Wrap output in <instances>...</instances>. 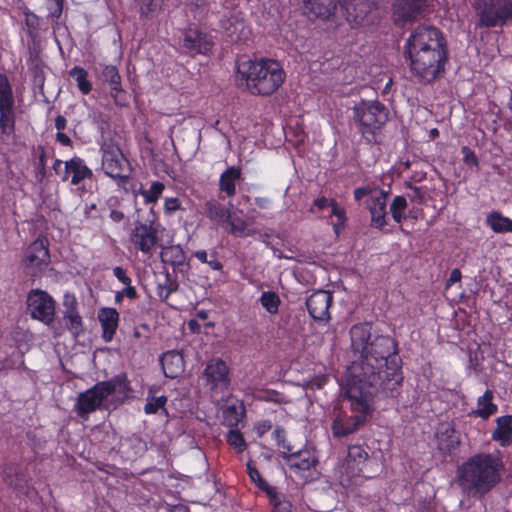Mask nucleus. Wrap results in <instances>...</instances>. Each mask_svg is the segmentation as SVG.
<instances>
[{
  "instance_id": "f257e3e1",
  "label": "nucleus",
  "mask_w": 512,
  "mask_h": 512,
  "mask_svg": "<svg viewBox=\"0 0 512 512\" xmlns=\"http://www.w3.org/2000/svg\"><path fill=\"white\" fill-rule=\"evenodd\" d=\"M351 347L359 354L347 369L345 398L351 415L339 410L335 413L331 430L335 437H344L363 425L374 410V394L378 387L394 391L402 382L401 360L396 344L389 336L378 335L372 339L369 324L351 328Z\"/></svg>"
},
{
  "instance_id": "f03ea898",
  "label": "nucleus",
  "mask_w": 512,
  "mask_h": 512,
  "mask_svg": "<svg viewBox=\"0 0 512 512\" xmlns=\"http://www.w3.org/2000/svg\"><path fill=\"white\" fill-rule=\"evenodd\" d=\"M445 46V40L436 28L417 27L406 42L411 72L426 82L436 79L443 71L447 59Z\"/></svg>"
},
{
  "instance_id": "7ed1b4c3",
  "label": "nucleus",
  "mask_w": 512,
  "mask_h": 512,
  "mask_svg": "<svg viewBox=\"0 0 512 512\" xmlns=\"http://www.w3.org/2000/svg\"><path fill=\"white\" fill-rule=\"evenodd\" d=\"M502 468L503 462L498 455L476 454L458 468L459 486L467 495L482 498L500 481Z\"/></svg>"
},
{
  "instance_id": "20e7f679",
  "label": "nucleus",
  "mask_w": 512,
  "mask_h": 512,
  "mask_svg": "<svg viewBox=\"0 0 512 512\" xmlns=\"http://www.w3.org/2000/svg\"><path fill=\"white\" fill-rule=\"evenodd\" d=\"M236 79L251 94L269 96L285 82L286 72L278 61L259 58L240 62Z\"/></svg>"
},
{
  "instance_id": "39448f33",
  "label": "nucleus",
  "mask_w": 512,
  "mask_h": 512,
  "mask_svg": "<svg viewBox=\"0 0 512 512\" xmlns=\"http://www.w3.org/2000/svg\"><path fill=\"white\" fill-rule=\"evenodd\" d=\"M368 7L366 0H303V11L309 18L326 20L341 13L351 26L362 23Z\"/></svg>"
},
{
  "instance_id": "423d86ee",
  "label": "nucleus",
  "mask_w": 512,
  "mask_h": 512,
  "mask_svg": "<svg viewBox=\"0 0 512 512\" xmlns=\"http://www.w3.org/2000/svg\"><path fill=\"white\" fill-rule=\"evenodd\" d=\"M128 391L129 386L125 376L119 375L109 381L99 382L79 394L75 410L80 417H85L113 398L115 394L124 396Z\"/></svg>"
},
{
  "instance_id": "0eeeda50",
  "label": "nucleus",
  "mask_w": 512,
  "mask_h": 512,
  "mask_svg": "<svg viewBox=\"0 0 512 512\" xmlns=\"http://www.w3.org/2000/svg\"><path fill=\"white\" fill-rule=\"evenodd\" d=\"M367 453L358 445L348 448L346 457L339 461L331 476V485L336 492L347 494L353 487L355 479L360 476Z\"/></svg>"
},
{
  "instance_id": "6e6552de",
  "label": "nucleus",
  "mask_w": 512,
  "mask_h": 512,
  "mask_svg": "<svg viewBox=\"0 0 512 512\" xmlns=\"http://www.w3.org/2000/svg\"><path fill=\"white\" fill-rule=\"evenodd\" d=\"M353 119L361 135L372 142L376 138V133L388 120V113L380 102L362 100L353 108Z\"/></svg>"
},
{
  "instance_id": "1a4fd4ad",
  "label": "nucleus",
  "mask_w": 512,
  "mask_h": 512,
  "mask_svg": "<svg viewBox=\"0 0 512 512\" xmlns=\"http://www.w3.org/2000/svg\"><path fill=\"white\" fill-rule=\"evenodd\" d=\"M354 197L357 201L368 197L366 206L371 214L372 226L382 228L386 225L387 192L377 187H361L354 191Z\"/></svg>"
},
{
  "instance_id": "9d476101",
  "label": "nucleus",
  "mask_w": 512,
  "mask_h": 512,
  "mask_svg": "<svg viewBox=\"0 0 512 512\" xmlns=\"http://www.w3.org/2000/svg\"><path fill=\"white\" fill-rule=\"evenodd\" d=\"M283 448L286 451L282 452V457L297 476L304 480H311L317 475L318 458L313 449L290 452L289 447L283 445Z\"/></svg>"
},
{
  "instance_id": "9b49d317",
  "label": "nucleus",
  "mask_w": 512,
  "mask_h": 512,
  "mask_svg": "<svg viewBox=\"0 0 512 512\" xmlns=\"http://www.w3.org/2000/svg\"><path fill=\"white\" fill-rule=\"evenodd\" d=\"M27 303L32 318L46 325L52 323L55 315V303L46 292L41 290L31 291Z\"/></svg>"
},
{
  "instance_id": "f8f14e48",
  "label": "nucleus",
  "mask_w": 512,
  "mask_h": 512,
  "mask_svg": "<svg viewBox=\"0 0 512 512\" xmlns=\"http://www.w3.org/2000/svg\"><path fill=\"white\" fill-rule=\"evenodd\" d=\"M512 23V2L496 0L481 12L480 23L486 27L502 26Z\"/></svg>"
},
{
  "instance_id": "ddd939ff",
  "label": "nucleus",
  "mask_w": 512,
  "mask_h": 512,
  "mask_svg": "<svg viewBox=\"0 0 512 512\" xmlns=\"http://www.w3.org/2000/svg\"><path fill=\"white\" fill-rule=\"evenodd\" d=\"M62 166H64L61 178L63 181L70 180L72 185H78L85 179H90L93 175L91 169H89L84 161L79 157H74L69 161L63 162L56 160L53 165V169L57 174H61Z\"/></svg>"
},
{
  "instance_id": "4468645a",
  "label": "nucleus",
  "mask_w": 512,
  "mask_h": 512,
  "mask_svg": "<svg viewBox=\"0 0 512 512\" xmlns=\"http://www.w3.org/2000/svg\"><path fill=\"white\" fill-rule=\"evenodd\" d=\"M203 376L207 387L212 392L223 391L230 383L228 366L218 358L207 363Z\"/></svg>"
},
{
  "instance_id": "2eb2a0df",
  "label": "nucleus",
  "mask_w": 512,
  "mask_h": 512,
  "mask_svg": "<svg viewBox=\"0 0 512 512\" xmlns=\"http://www.w3.org/2000/svg\"><path fill=\"white\" fill-rule=\"evenodd\" d=\"M102 169L113 179L123 180L128 177L127 161L117 147H109L103 151Z\"/></svg>"
},
{
  "instance_id": "dca6fc26",
  "label": "nucleus",
  "mask_w": 512,
  "mask_h": 512,
  "mask_svg": "<svg viewBox=\"0 0 512 512\" xmlns=\"http://www.w3.org/2000/svg\"><path fill=\"white\" fill-rule=\"evenodd\" d=\"M49 251L45 239H36L25 252V266L31 270L32 274L45 269L49 263Z\"/></svg>"
},
{
  "instance_id": "f3484780",
  "label": "nucleus",
  "mask_w": 512,
  "mask_h": 512,
  "mask_svg": "<svg viewBox=\"0 0 512 512\" xmlns=\"http://www.w3.org/2000/svg\"><path fill=\"white\" fill-rule=\"evenodd\" d=\"M130 241L143 254L151 255L157 242V231L152 225L136 224L130 234Z\"/></svg>"
},
{
  "instance_id": "a211bd4d",
  "label": "nucleus",
  "mask_w": 512,
  "mask_h": 512,
  "mask_svg": "<svg viewBox=\"0 0 512 512\" xmlns=\"http://www.w3.org/2000/svg\"><path fill=\"white\" fill-rule=\"evenodd\" d=\"M220 27L232 42L245 41L251 34V30L244 19L236 12L230 13L229 17L221 19Z\"/></svg>"
},
{
  "instance_id": "6ab92c4d",
  "label": "nucleus",
  "mask_w": 512,
  "mask_h": 512,
  "mask_svg": "<svg viewBox=\"0 0 512 512\" xmlns=\"http://www.w3.org/2000/svg\"><path fill=\"white\" fill-rule=\"evenodd\" d=\"M332 302V295L328 291L319 290L310 295L306 305L309 314L318 321L329 318V308Z\"/></svg>"
},
{
  "instance_id": "aec40b11",
  "label": "nucleus",
  "mask_w": 512,
  "mask_h": 512,
  "mask_svg": "<svg viewBox=\"0 0 512 512\" xmlns=\"http://www.w3.org/2000/svg\"><path fill=\"white\" fill-rule=\"evenodd\" d=\"M212 37L190 28L184 33L183 46L190 54H206L212 47Z\"/></svg>"
},
{
  "instance_id": "412c9836",
  "label": "nucleus",
  "mask_w": 512,
  "mask_h": 512,
  "mask_svg": "<svg viewBox=\"0 0 512 512\" xmlns=\"http://www.w3.org/2000/svg\"><path fill=\"white\" fill-rule=\"evenodd\" d=\"M424 6V0H395L393 5L395 20L411 21L421 14Z\"/></svg>"
},
{
  "instance_id": "4be33fe9",
  "label": "nucleus",
  "mask_w": 512,
  "mask_h": 512,
  "mask_svg": "<svg viewBox=\"0 0 512 512\" xmlns=\"http://www.w3.org/2000/svg\"><path fill=\"white\" fill-rule=\"evenodd\" d=\"M98 320L102 328V338L105 342L112 341L119 324V313L115 308L105 307L98 312Z\"/></svg>"
},
{
  "instance_id": "5701e85b",
  "label": "nucleus",
  "mask_w": 512,
  "mask_h": 512,
  "mask_svg": "<svg viewBox=\"0 0 512 512\" xmlns=\"http://www.w3.org/2000/svg\"><path fill=\"white\" fill-rule=\"evenodd\" d=\"M76 306L77 301L75 297L66 295L64 299V319L67 329L74 336H78L83 332V321Z\"/></svg>"
},
{
  "instance_id": "b1692460",
  "label": "nucleus",
  "mask_w": 512,
  "mask_h": 512,
  "mask_svg": "<svg viewBox=\"0 0 512 512\" xmlns=\"http://www.w3.org/2000/svg\"><path fill=\"white\" fill-rule=\"evenodd\" d=\"M436 437L438 448L445 453L453 451L460 444L459 434L449 423L440 425Z\"/></svg>"
},
{
  "instance_id": "393cba45",
  "label": "nucleus",
  "mask_w": 512,
  "mask_h": 512,
  "mask_svg": "<svg viewBox=\"0 0 512 512\" xmlns=\"http://www.w3.org/2000/svg\"><path fill=\"white\" fill-rule=\"evenodd\" d=\"M160 360L166 377L176 378L184 371L183 356L178 351H167Z\"/></svg>"
},
{
  "instance_id": "a878e982",
  "label": "nucleus",
  "mask_w": 512,
  "mask_h": 512,
  "mask_svg": "<svg viewBox=\"0 0 512 512\" xmlns=\"http://www.w3.org/2000/svg\"><path fill=\"white\" fill-rule=\"evenodd\" d=\"M314 205L318 210L330 208L331 215L337 218V221L333 223V229L338 235L346 222L345 210L338 206L335 201L329 200L325 197L316 199L314 201Z\"/></svg>"
},
{
  "instance_id": "bb28decb",
  "label": "nucleus",
  "mask_w": 512,
  "mask_h": 512,
  "mask_svg": "<svg viewBox=\"0 0 512 512\" xmlns=\"http://www.w3.org/2000/svg\"><path fill=\"white\" fill-rule=\"evenodd\" d=\"M492 439L501 446H509L512 443V416H502L496 420V429L492 433Z\"/></svg>"
},
{
  "instance_id": "cd10ccee",
  "label": "nucleus",
  "mask_w": 512,
  "mask_h": 512,
  "mask_svg": "<svg viewBox=\"0 0 512 512\" xmlns=\"http://www.w3.org/2000/svg\"><path fill=\"white\" fill-rule=\"evenodd\" d=\"M497 405L493 403V392L487 390L477 399V409L471 412L472 416L488 419L497 412Z\"/></svg>"
},
{
  "instance_id": "c85d7f7f",
  "label": "nucleus",
  "mask_w": 512,
  "mask_h": 512,
  "mask_svg": "<svg viewBox=\"0 0 512 512\" xmlns=\"http://www.w3.org/2000/svg\"><path fill=\"white\" fill-rule=\"evenodd\" d=\"M0 128L2 133L6 135H10L14 132V101L0 103Z\"/></svg>"
},
{
  "instance_id": "c756f323",
  "label": "nucleus",
  "mask_w": 512,
  "mask_h": 512,
  "mask_svg": "<svg viewBox=\"0 0 512 512\" xmlns=\"http://www.w3.org/2000/svg\"><path fill=\"white\" fill-rule=\"evenodd\" d=\"M240 177V169L236 167L228 168L220 176V190L230 197L234 196L236 193V183L239 181Z\"/></svg>"
},
{
  "instance_id": "7c9ffc66",
  "label": "nucleus",
  "mask_w": 512,
  "mask_h": 512,
  "mask_svg": "<svg viewBox=\"0 0 512 512\" xmlns=\"http://www.w3.org/2000/svg\"><path fill=\"white\" fill-rule=\"evenodd\" d=\"M205 211L211 220L219 223L222 227L225 225V222L230 219V210L216 200L207 201Z\"/></svg>"
},
{
  "instance_id": "2f4dec72",
  "label": "nucleus",
  "mask_w": 512,
  "mask_h": 512,
  "mask_svg": "<svg viewBox=\"0 0 512 512\" xmlns=\"http://www.w3.org/2000/svg\"><path fill=\"white\" fill-rule=\"evenodd\" d=\"M486 222L495 233L512 232V220L503 216L499 212H492L489 214Z\"/></svg>"
},
{
  "instance_id": "473e14b6",
  "label": "nucleus",
  "mask_w": 512,
  "mask_h": 512,
  "mask_svg": "<svg viewBox=\"0 0 512 512\" xmlns=\"http://www.w3.org/2000/svg\"><path fill=\"white\" fill-rule=\"evenodd\" d=\"M223 421L227 426L234 427L239 424L244 416V406L240 402L227 405L223 409Z\"/></svg>"
},
{
  "instance_id": "72a5a7b5",
  "label": "nucleus",
  "mask_w": 512,
  "mask_h": 512,
  "mask_svg": "<svg viewBox=\"0 0 512 512\" xmlns=\"http://www.w3.org/2000/svg\"><path fill=\"white\" fill-rule=\"evenodd\" d=\"M103 79L111 86V96L116 100L121 89V77L118 69L113 65H107L102 71Z\"/></svg>"
},
{
  "instance_id": "f704fd0d",
  "label": "nucleus",
  "mask_w": 512,
  "mask_h": 512,
  "mask_svg": "<svg viewBox=\"0 0 512 512\" xmlns=\"http://www.w3.org/2000/svg\"><path fill=\"white\" fill-rule=\"evenodd\" d=\"M230 234L244 237L251 234V231L248 227V224L246 221L239 217H234L230 213V219L225 222V225L223 226Z\"/></svg>"
},
{
  "instance_id": "c9c22d12",
  "label": "nucleus",
  "mask_w": 512,
  "mask_h": 512,
  "mask_svg": "<svg viewBox=\"0 0 512 512\" xmlns=\"http://www.w3.org/2000/svg\"><path fill=\"white\" fill-rule=\"evenodd\" d=\"M69 75L75 79L77 87L82 94L87 95L91 92L92 84L87 79L88 73L84 68L75 66L69 71Z\"/></svg>"
},
{
  "instance_id": "e433bc0d",
  "label": "nucleus",
  "mask_w": 512,
  "mask_h": 512,
  "mask_svg": "<svg viewBox=\"0 0 512 512\" xmlns=\"http://www.w3.org/2000/svg\"><path fill=\"white\" fill-rule=\"evenodd\" d=\"M165 186L161 182H153L149 189H140L138 194H140L145 204H156L159 198L161 197Z\"/></svg>"
},
{
  "instance_id": "4c0bfd02",
  "label": "nucleus",
  "mask_w": 512,
  "mask_h": 512,
  "mask_svg": "<svg viewBox=\"0 0 512 512\" xmlns=\"http://www.w3.org/2000/svg\"><path fill=\"white\" fill-rule=\"evenodd\" d=\"M266 494L275 512H291V503L283 495L278 494L274 487L269 488Z\"/></svg>"
},
{
  "instance_id": "58836bf2",
  "label": "nucleus",
  "mask_w": 512,
  "mask_h": 512,
  "mask_svg": "<svg viewBox=\"0 0 512 512\" xmlns=\"http://www.w3.org/2000/svg\"><path fill=\"white\" fill-rule=\"evenodd\" d=\"M259 301L262 305V307L269 313V314H276L278 313L279 306H280V298L277 293L271 292V291H264Z\"/></svg>"
},
{
  "instance_id": "ea45409f",
  "label": "nucleus",
  "mask_w": 512,
  "mask_h": 512,
  "mask_svg": "<svg viewBox=\"0 0 512 512\" xmlns=\"http://www.w3.org/2000/svg\"><path fill=\"white\" fill-rule=\"evenodd\" d=\"M407 200L403 196H396L390 204V212L395 222L401 223L406 218Z\"/></svg>"
},
{
  "instance_id": "a19ab883",
  "label": "nucleus",
  "mask_w": 512,
  "mask_h": 512,
  "mask_svg": "<svg viewBox=\"0 0 512 512\" xmlns=\"http://www.w3.org/2000/svg\"><path fill=\"white\" fill-rule=\"evenodd\" d=\"M4 481L11 487L19 489L22 487L24 477L19 473L18 467L14 465L7 466L3 471Z\"/></svg>"
},
{
  "instance_id": "79ce46f5",
  "label": "nucleus",
  "mask_w": 512,
  "mask_h": 512,
  "mask_svg": "<svg viewBox=\"0 0 512 512\" xmlns=\"http://www.w3.org/2000/svg\"><path fill=\"white\" fill-rule=\"evenodd\" d=\"M162 255L167 261H170L174 265H180L185 260L184 252L179 245L165 248Z\"/></svg>"
},
{
  "instance_id": "37998d69",
  "label": "nucleus",
  "mask_w": 512,
  "mask_h": 512,
  "mask_svg": "<svg viewBox=\"0 0 512 512\" xmlns=\"http://www.w3.org/2000/svg\"><path fill=\"white\" fill-rule=\"evenodd\" d=\"M166 401H167V399L165 396L154 397L149 394L147 397V403L144 407L145 413L146 414L156 413L158 410L164 408Z\"/></svg>"
},
{
  "instance_id": "c03bdc74",
  "label": "nucleus",
  "mask_w": 512,
  "mask_h": 512,
  "mask_svg": "<svg viewBox=\"0 0 512 512\" xmlns=\"http://www.w3.org/2000/svg\"><path fill=\"white\" fill-rule=\"evenodd\" d=\"M227 441L237 452H243L246 448V442L243 435L238 430H230L227 435Z\"/></svg>"
},
{
  "instance_id": "a18cd8bd",
  "label": "nucleus",
  "mask_w": 512,
  "mask_h": 512,
  "mask_svg": "<svg viewBox=\"0 0 512 512\" xmlns=\"http://www.w3.org/2000/svg\"><path fill=\"white\" fill-rule=\"evenodd\" d=\"M14 101L13 92L8 78L0 74V103Z\"/></svg>"
},
{
  "instance_id": "49530a36",
  "label": "nucleus",
  "mask_w": 512,
  "mask_h": 512,
  "mask_svg": "<svg viewBox=\"0 0 512 512\" xmlns=\"http://www.w3.org/2000/svg\"><path fill=\"white\" fill-rule=\"evenodd\" d=\"M247 470H248V474H249V477L250 479L260 488L262 489L263 491L267 492L269 491V488H272V486H270L267 482H265L262 478H261V475L259 473V471L255 468V467H252L250 464L247 465Z\"/></svg>"
},
{
  "instance_id": "de8ad7c7",
  "label": "nucleus",
  "mask_w": 512,
  "mask_h": 512,
  "mask_svg": "<svg viewBox=\"0 0 512 512\" xmlns=\"http://www.w3.org/2000/svg\"><path fill=\"white\" fill-rule=\"evenodd\" d=\"M180 208V201L176 197L166 198L164 201V211L166 214H172Z\"/></svg>"
},
{
  "instance_id": "09e8293b",
  "label": "nucleus",
  "mask_w": 512,
  "mask_h": 512,
  "mask_svg": "<svg viewBox=\"0 0 512 512\" xmlns=\"http://www.w3.org/2000/svg\"><path fill=\"white\" fill-rule=\"evenodd\" d=\"M461 151L463 154V160L466 164L477 165V163H478L477 157H476L475 153L470 148L464 146V147H462Z\"/></svg>"
},
{
  "instance_id": "8fccbe9b",
  "label": "nucleus",
  "mask_w": 512,
  "mask_h": 512,
  "mask_svg": "<svg viewBox=\"0 0 512 512\" xmlns=\"http://www.w3.org/2000/svg\"><path fill=\"white\" fill-rule=\"evenodd\" d=\"M113 274L124 285L131 283V279L127 276L125 270L122 267H115L113 269Z\"/></svg>"
},
{
  "instance_id": "3c124183",
  "label": "nucleus",
  "mask_w": 512,
  "mask_h": 512,
  "mask_svg": "<svg viewBox=\"0 0 512 512\" xmlns=\"http://www.w3.org/2000/svg\"><path fill=\"white\" fill-rule=\"evenodd\" d=\"M461 279V272L459 269H453L450 273V277L446 283V287L449 288L450 286H452L454 283H457L459 282Z\"/></svg>"
},
{
  "instance_id": "603ef678",
  "label": "nucleus",
  "mask_w": 512,
  "mask_h": 512,
  "mask_svg": "<svg viewBox=\"0 0 512 512\" xmlns=\"http://www.w3.org/2000/svg\"><path fill=\"white\" fill-rule=\"evenodd\" d=\"M121 294L127 296L130 299H133L136 297V290L133 286H131V283L128 285H125V288L122 290Z\"/></svg>"
},
{
  "instance_id": "864d4df0",
  "label": "nucleus",
  "mask_w": 512,
  "mask_h": 512,
  "mask_svg": "<svg viewBox=\"0 0 512 512\" xmlns=\"http://www.w3.org/2000/svg\"><path fill=\"white\" fill-rule=\"evenodd\" d=\"M56 139L58 142H60L61 144L65 145V146H68L71 143L70 138L62 131L57 132Z\"/></svg>"
},
{
  "instance_id": "5fc2aeb1",
  "label": "nucleus",
  "mask_w": 512,
  "mask_h": 512,
  "mask_svg": "<svg viewBox=\"0 0 512 512\" xmlns=\"http://www.w3.org/2000/svg\"><path fill=\"white\" fill-rule=\"evenodd\" d=\"M110 218L113 222L119 223L124 219V214L121 211L118 210H112L110 212Z\"/></svg>"
},
{
  "instance_id": "6e6d98bb",
  "label": "nucleus",
  "mask_w": 512,
  "mask_h": 512,
  "mask_svg": "<svg viewBox=\"0 0 512 512\" xmlns=\"http://www.w3.org/2000/svg\"><path fill=\"white\" fill-rule=\"evenodd\" d=\"M55 127L58 131H63L66 127V119L63 116H58L55 119Z\"/></svg>"
},
{
  "instance_id": "4d7b16f0",
  "label": "nucleus",
  "mask_w": 512,
  "mask_h": 512,
  "mask_svg": "<svg viewBox=\"0 0 512 512\" xmlns=\"http://www.w3.org/2000/svg\"><path fill=\"white\" fill-rule=\"evenodd\" d=\"M195 257L202 263L208 262V254L205 250H198L195 252Z\"/></svg>"
},
{
  "instance_id": "13d9d810",
  "label": "nucleus",
  "mask_w": 512,
  "mask_h": 512,
  "mask_svg": "<svg viewBox=\"0 0 512 512\" xmlns=\"http://www.w3.org/2000/svg\"><path fill=\"white\" fill-rule=\"evenodd\" d=\"M45 165H46L45 153L42 150L40 155H39V161H38V170H39L40 173H44Z\"/></svg>"
},
{
  "instance_id": "bf43d9fd",
  "label": "nucleus",
  "mask_w": 512,
  "mask_h": 512,
  "mask_svg": "<svg viewBox=\"0 0 512 512\" xmlns=\"http://www.w3.org/2000/svg\"><path fill=\"white\" fill-rule=\"evenodd\" d=\"M206 264H208L213 270H221L222 269L221 262H219L216 258L208 260V262Z\"/></svg>"
},
{
  "instance_id": "052dcab7",
  "label": "nucleus",
  "mask_w": 512,
  "mask_h": 512,
  "mask_svg": "<svg viewBox=\"0 0 512 512\" xmlns=\"http://www.w3.org/2000/svg\"><path fill=\"white\" fill-rule=\"evenodd\" d=\"M271 428V425L269 422H263L257 426V430L259 434H263L267 430Z\"/></svg>"
},
{
  "instance_id": "680f3d73",
  "label": "nucleus",
  "mask_w": 512,
  "mask_h": 512,
  "mask_svg": "<svg viewBox=\"0 0 512 512\" xmlns=\"http://www.w3.org/2000/svg\"><path fill=\"white\" fill-rule=\"evenodd\" d=\"M56 1V5H57V13L55 14L56 17H58L61 13V5H62V1L63 0H55Z\"/></svg>"
},
{
  "instance_id": "e2e57ef3",
  "label": "nucleus",
  "mask_w": 512,
  "mask_h": 512,
  "mask_svg": "<svg viewBox=\"0 0 512 512\" xmlns=\"http://www.w3.org/2000/svg\"><path fill=\"white\" fill-rule=\"evenodd\" d=\"M508 108L512 114V89H511V92H510V99H509V102H508Z\"/></svg>"
},
{
  "instance_id": "0e129e2a",
  "label": "nucleus",
  "mask_w": 512,
  "mask_h": 512,
  "mask_svg": "<svg viewBox=\"0 0 512 512\" xmlns=\"http://www.w3.org/2000/svg\"><path fill=\"white\" fill-rule=\"evenodd\" d=\"M430 135H431L432 137L437 136V135H438V130H437V129H432V130L430 131Z\"/></svg>"
},
{
  "instance_id": "69168bd1",
  "label": "nucleus",
  "mask_w": 512,
  "mask_h": 512,
  "mask_svg": "<svg viewBox=\"0 0 512 512\" xmlns=\"http://www.w3.org/2000/svg\"><path fill=\"white\" fill-rule=\"evenodd\" d=\"M392 84V80H389L388 83L385 85L384 91H387Z\"/></svg>"
},
{
  "instance_id": "338daca9",
  "label": "nucleus",
  "mask_w": 512,
  "mask_h": 512,
  "mask_svg": "<svg viewBox=\"0 0 512 512\" xmlns=\"http://www.w3.org/2000/svg\"><path fill=\"white\" fill-rule=\"evenodd\" d=\"M122 296H123V294H121V292H120V293H118V294L116 295V301H120V299H121V297H122Z\"/></svg>"
},
{
  "instance_id": "774afa93",
  "label": "nucleus",
  "mask_w": 512,
  "mask_h": 512,
  "mask_svg": "<svg viewBox=\"0 0 512 512\" xmlns=\"http://www.w3.org/2000/svg\"><path fill=\"white\" fill-rule=\"evenodd\" d=\"M194 324H196V322H195V321H191V322L189 323L190 327H192Z\"/></svg>"
}]
</instances>
